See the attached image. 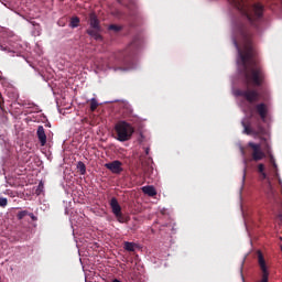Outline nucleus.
<instances>
[{
	"instance_id": "19",
	"label": "nucleus",
	"mask_w": 282,
	"mask_h": 282,
	"mask_svg": "<svg viewBox=\"0 0 282 282\" xmlns=\"http://www.w3.org/2000/svg\"><path fill=\"white\" fill-rule=\"evenodd\" d=\"M77 169H78L80 175H85V173H87V166L83 163V161H79L77 163Z\"/></svg>"
},
{
	"instance_id": "31",
	"label": "nucleus",
	"mask_w": 282,
	"mask_h": 282,
	"mask_svg": "<svg viewBox=\"0 0 282 282\" xmlns=\"http://www.w3.org/2000/svg\"><path fill=\"white\" fill-rule=\"evenodd\" d=\"M31 218L36 219V217H34V214H29Z\"/></svg>"
},
{
	"instance_id": "9",
	"label": "nucleus",
	"mask_w": 282,
	"mask_h": 282,
	"mask_svg": "<svg viewBox=\"0 0 282 282\" xmlns=\"http://www.w3.org/2000/svg\"><path fill=\"white\" fill-rule=\"evenodd\" d=\"M141 169L143 171L144 177H151V173H153V165H151V159L149 161H142L141 159Z\"/></svg>"
},
{
	"instance_id": "7",
	"label": "nucleus",
	"mask_w": 282,
	"mask_h": 282,
	"mask_svg": "<svg viewBox=\"0 0 282 282\" xmlns=\"http://www.w3.org/2000/svg\"><path fill=\"white\" fill-rule=\"evenodd\" d=\"M105 167L108 169V171H110L115 175H120V173L122 172V162L112 161L110 163H106Z\"/></svg>"
},
{
	"instance_id": "23",
	"label": "nucleus",
	"mask_w": 282,
	"mask_h": 282,
	"mask_svg": "<svg viewBox=\"0 0 282 282\" xmlns=\"http://www.w3.org/2000/svg\"><path fill=\"white\" fill-rule=\"evenodd\" d=\"M98 109V100L96 98L90 99V111H96Z\"/></svg>"
},
{
	"instance_id": "15",
	"label": "nucleus",
	"mask_w": 282,
	"mask_h": 282,
	"mask_svg": "<svg viewBox=\"0 0 282 282\" xmlns=\"http://www.w3.org/2000/svg\"><path fill=\"white\" fill-rule=\"evenodd\" d=\"M122 63L126 66V68L118 67L116 69H122L123 72L127 69H131V67H133V57H124Z\"/></svg>"
},
{
	"instance_id": "4",
	"label": "nucleus",
	"mask_w": 282,
	"mask_h": 282,
	"mask_svg": "<svg viewBox=\"0 0 282 282\" xmlns=\"http://www.w3.org/2000/svg\"><path fill=\"white\" fill-rule=\"evenodd\" d=\"M116 140L119 142H129L135 133V128L124 120H120L115 124Z\"/></svg>"
},
{
	"instance_id": "10",
	"label": "nucleus",
	"mask_w": 282,
	"mask_h": 282,
	"mask_svg": "<svg viewBox=\"0 0 282 282\" xmlns=\"http://www.w3.org/2000/svg\"><path fill=\"white\" fill-rule=\"evenodd\" d=\"M36 135L41 147H45L47 144V134H45V128L43 126L37 127Z\"/></svg>"
},
{
	"instance_id": "8",
	"label": "nucleus",
	"mask_w": 282,
	"mask_h": 282,
	"mask_svg": "<svg viewBox=\"0 0 282 282\" xmlns=\"http://www.w3.org/2000/svg\"><path fill=\"white\" fill-rule=\"evenodd\" d=\"M254 109L260 116L261 120L265 121V118H268V105L260 102L254 106Z\"/></svg>"
},
{
	"instance_id": "26",
	"label": "nucleus",
	"mask_w": 282,
	"mask_h": 282,
	"mask_svg": "<svg viewBox=\"0 0 282 282\" xmlns=\"http://www.w3.org/2000/svg\"><path fill=\"white\" fill-rule=\"evenodd\" d=\"M4 105H6V100H3V95L0 94V110L3 112H6Z\"/></svg>"
},
{
	"instance_id": "18",
	"label": "nucleus",
	"mask_w": 282,
	"mask_h": 282,
	"mask_svg": "<svg viewBox=\"0 0 282 282\" xmlns=\"http://www.w3.org/2000/svg\"><path fill=\"white\" fill-rule=\"evenodd\" d=\"M78 25H80V18L78 17H73L70 19V22H69V28H78Z\"/></svg>"
},
{
	"instance_id": "17",
	"label": "nucleus",
	"mask_w": 282,
	"mask_h": 282,
	"mask_svg": "<svg viewBox=\"0 0 282 282\" xmlns=\"http://www.w3.org/2000/svg\"><path fill=\"white\" fill-rule=\"evenodd\" d=\"M6 94H7L8 98H10V100H18V98H19V93H17V90H14L12 88L7 89Z\"/></svg>"
},
{
	"instance_id": "22",
	"label": "nucleus",
	"mask_w": 282,
	"mask_h": 282,
	"mask_svg": "<svg viewBox=\"0 0 282 282\" xmlns=\"http://www.w3.org/2000/svg\"><path fill=\"white\" fill-rule=\"evenodd\" d=\"M138 45H139V42H138L137 40H133V41L129 44V46H128V48H127V52H132V50H138Z\"/></svg>"
},
{
	"instance_id": "16",
	"label": "nucleus",
	"mask_w": 282,
	"mask_h": 282,
	"mask_svg": "<svg viewBox=\"0 0 282 282\" xmlns=\"http://www.w3.org/2000/svg\"><path fill=\"white\" fill-rule=\"evenodd\" d=\"M135 248H138L135 242L126 241L123 243V249L127 250V252H135Z\"/></svg>"
},
{
	"instance_id": "2",
	"label": "nucleus",
	"mask_w": 282,
	"mask_h": 282,
	"mask_svg": "<svg viewBox=\"0 0 282 282\" xmlns=\"http://www.w3.org/2000/svg\"><path fill=\"white\" fill-rule=\"evenodd\" d=\"M231 6L236 7V9L245 17L246 21L250 23L252 28L259 30V25H261V21H263V4L254 3L252 6H248L246 0H228Z\"/></svg>"
},
{
	"instance_id": "27",
	"label": "nucleus",
	"mask_w": 282,
	"mask_h": 282,
	"mask_svg": "<svg viewBox=\"0 0 282 282\" xmlns=\"http://www.w3.org/2000/svg\"><path fill=\"white\" fill-rule=\"evenodd\" d=\"M8 206V198L0 197V207L6 208Z\"/></svg>"
},
{
	"instance_id": "11",
	"label": "nucleus",
	"mask_w": 282,
	"mask_h": 282,
	"mask_svg": "<svg viewBox=\"0 0 282 282\" xmlns=\"http://www.w3.org/2000/svg\"><path fill=\"white\" fill-rule=\"evenodd\" d=\"M110 207L115 216L122 213V207L120 206V203H118V198L116 197H112L110 199Z\"/></svg>"
},
{
	"instance_id": "24",
	"label": "nucleus",
	"mask_w": 282,
	"mask_h": 282,
	"mask_svg": "<svg viewBox=\"0 0 282 282\" xmlns=\"http://www.w3.org/2000/svg\"><path fill=\"white\" fill-rule=\"evenodd\" d=\"M108 30H110L112 32H120V30H122V26L117 25V24H110Z\"/></svg>"
},
{
	"instance_id": "14",
	"label": "nucleus",
	"mask_w": 282,
	"mask_h": 282,
	"mask_svg": "<svg viewBox=\"0 0 282 282\" xmlns=\"http://www.w3.org/2000/svg\"><path fill=\"white\" fill-rule=\"evenodd\" d=\"M142 193H144V195H148L149 197H155V195H158V191H155V187L151 185L143 186Z\"/></svg>"
},
{
	"instance_id": "21",
	"label": "nucleus",
	"mask_w": 282,
	"mask_h": 282,
	"mask_svg": "<svg viewBox=\"0 0 282 282\" xmlns=\"http://www.w3.org/2000/svg\"><path fill=\"white\" fill-rule=\"evenodd\" d=\"M115 217L119 221V224H127L128 219L124 215H122V212L119 214H116Z\"/></svg>"
},
{
	"instance_id": "1",
	"label": "nucleus",
	"mask_w": 282,
	"mask_h": 282,
	"mask_svg": "<svg viewBox=\"0 0 282 282\" xmlns=\"http://www.w3.org/2000/svg\"><path fill=\"white\" fill-rule=\"evenodd\" d=\"M232 36L242 67L240 74H242L243 83L247 85V89H237L235 95L245 98L250 105L259 102V100H268V90L250 88L265 85V70L261 66L259 54L254 48L250 26L243 20L236 21Z\"/></svg>"
},
{
	"instance_id": "3",
	"label": "nucleus",
	"mask_w": 282,
	"mask_h": 282,
	"mask_svg": "<svg viewBox=\"0 0 282 282\" xmlns=\"http://www.w3.org/2000/svg\"><path fill=\"white\" fill-rule=\"evenodd\" d=\"M241 124L243 127V133H246V135H253V138H260V140L264 142V151L270 155V143H268V140L265 138H261V135H265V128H263L261 123H258L256 128H252V124L248 119H243L241 121Z\"/></svg>"
},
{
	"instance_id": "25",
	"label": "nucleus",
	"mask_w": 282,
	"mask_h": 282,
	"mask_svg": "<svg viewBox=\"0 0 282 282\" xmlns=\"http://www.w3.org/2000/svg\"><path fill=\"white\" fill-rule=\"evenodd\" d=\"M28 215H30L28 210H22L18 213L17 217L18 219H23L24 217H28Z\"/></svg>"
},
{
	"instance_id": "29",
	"label": "nucleus",
	"mask_w": 282,
	"mask_h": 282,
	"mask_svg": "<svg viewBox=\"0 0 282 282\" xmlns=\"http://www.w3.org/2000/svg\"><path fill=\"white\" fill-rule=\"evenodd\" d=\"M151 149L150 148H145V155H149Z\"/></svg>"
},
{
	"instance_id": "12",
	"label": "nucleus",
	"mask_w": 282,
	"mask_h": 282,
	"mask_svg": "<svg viewBox=\"0 0 282 282\" xmlns=\"http://www.w3.org/2000/svg\"><path fill=\"white\" fill-rule=\"evenodd\" d=\"M122 113L123 118H130V122H135V120H138V117L133 115V108H131L130 106H126L122 109Z\"/></svg>"
},
{
	"instance_id": "5",
	"label": "nucleus",
	"mask_w": 282,
	"mask_h": 282,
	"mask_svg": "<svg viewBox=\"0 0 282 282\" xmlns=\"http://www.w3.org/2000/svg\"><path fill=\"white\" fill-rule=\"evenodd\" d=\"M88 23L89 28L86 30L88 36H91L95 41H102V35L100 34L102 32V26H100V20L95 12L89 14Z\"/></svg>"
},
{
	"instance_id": "13",
	"label": "nucleus",
	"mask_w": 282,
	"mask_h": 282,
	"mask_svg": "<svg viewBox=\"0 0 282 282\" xmlns=\"http://www.w3.org/2000/svg\"><path fill=\"white\" fill-rule=\"evenodd\" d=\"M258 254V263L260 265V270L262 273H269L268 272V267L265 265V258H263V252L260 250L257 252Z\"/></svg>"
},
{
	"instance_id": "30",
	"label": "nucleus",
	"mask_w": 282,
	"mask_h": 282,
	"mask_svg": "<svg viewBox=\"0 0 282 282\" xmlns=\"http://www.w3.org/2000/svg\"><path fill=\"white\" fill-rule=\"evenodd\" d=\"M241 154L246 155V150L243 148H240Z\"/></svg>"
},
{
	"instance_id": "32",
	"label": "nucleus",
	"mask_w": 282,
	"mask_h": 282,
	"mask_svg": "<svg viewBox=\"0 0 282 282\" xmlns=\"http://www.w3.org/2000/svg\"><path fill=\"white\" fill-rule=\"evenodd\" d=\"M1 50H6V47L1 46Z\"/></svg>"
},
{
	"instance_id": "20",
	"label": "nucleus",
	"mask_w": 282,
	"mask_h": 282,
	"mask_svg": "<svg viewBox=\"0 0 282 282\" xmlns=\"http://www.w3.org/2000/svg\"><path fill=\"white\" fill-rule=\"evenodd\" d=\"M258 173H261L262 180H265V177H268V174H265V165H263V163H260L258 165Z\"/></svg>"
},
{
	"instance_id": "6",
	"label": "nucleus",
	"mask_w": 282,
	"mask_h": 282,
	"mask_svg": "<svg viewBox=\"0 0 282 282\" xmlns=\"http://www.w3.org/2000/svg\"><path fill=\"white\" fill-rule=\"evenodd\" d=\"M247 147L251 159H245V166H248V162H261V160H264L265 152L261 150V143L249 142Z\"/></svg>"
},
{
	"instance_id": "28",
	"label": "nucleus",
	"mask_w": 282,
	"mask_h": 282,
	"mask_svg": "<svg viewBox=\"0 0 282 282\" xmlns=\"http://www.w3.org/2000/svg\"><path fill=\"white\" fill-rule=\"evenodd\" d=\"M242 182H246V166L243 169Z\"/></svg>"
}]
</instances>
